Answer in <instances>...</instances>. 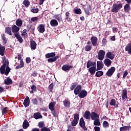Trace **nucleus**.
<instances>
[{"label":"nucleus","instance_id":"nucleus-1","mask_svg":"<svg viewBox=\"0 0 131 131\" xmlns=\"http://www.w3.org/2000/svg\"><path fill=\"white\" fill-rule=\"evenodd\" d=\"M11 71V69L9 67V61L7 59H3V65L0 68V72L1 74H5L8 75Z\"/></svg>","mask_w":131,"mask_h":131},{"label":"nucleus","instance_id":"nucleus-15","mask_svg":"<svg viewBox=\"0 0 131 131\" xmlns=\"http://www.w3.org/2000/svg\"><path fill=\"white\" fill-rule=\"evenodd\" d=\"M71 68H73V66H69L68 64H64L62 67L61 69L63 71H69Z\"/></svg>","mask_w":131,"mask_h":131},{"label":"nucleus","instance_id":"nucleus-7","mask_svg":"<svg viewBox=\"0 0 131 131\" xmlns=\"http://www.w3.org/2000/svg\"><path fill=\"white\" fill-rule=\"evenodd\" d=\"M105 54L106 52H105L104 50H99L98 54L99 60H100V61L103 60Z\"/></svg>","mask_w":131,"mask_h":131},{"label":"nucleus","instance_id":"nucleus-2","mask_svg":"<svg viewBox=\"0 0 131 131\" xmlns=\"http://www.w3.org/2000/svg\"><path fill=\"white\" fill-rule=\"evenodd\" d=\"M55 56L56 53H55V52H52L46 54L45 57L48 59L47 61L49 63H52L53 62H56V60L59 59V56Z\"/></svg>","mask_w":131,"mask_h":131},{"label":"nucleus","instance_id":"nucleus-36","mask_svg":"<svg viewBox=\"0 0 131 131\" xmlns=\"http://www.w3.org/2000/svg\"><path fill=\"white\" fill-rule=\"evenodd\" d=\"M124 12H127V13L130 11V6H129V4H126L124 6Z\"/></svg>","mask_w":131,"mask_h":131},{"label":"nucleus","instance_id":"nucleus-8","mask_svg":"<svg viewBox=\"0 0 131 131\" xmlns=\"http://www.w3.org/2000/svg\"><path fill=\"white\" fill-rule=\"evenodd\" d=\"M115 67H111L106 72V75L108 76L109 77H111V76H112L113 75V74L114 72H115Z\"/></svg>","mask_w":131,"mask_h":131},{"label":"nucleus","instance_id":"nucleus-30","mask_svg":"<svg viewBox=\"0 0 131 131\" xmlns=\"http://www.w3.org/2000/svg\"><path fill=\"white\" fill-rule=\"evenodd\" d=\"M66 19L68 22H70V21H72V19L70 18V13H69V12H66Z\"/></svg>","mask_w":131,"mask_h":131},{"label":"nucleus","instance_id":"nucleus-20","mask_svg":"<svg viewBox=\"0 0 131 131\" xmlns=\"http://www.w3.org/2000/svg\"><path fill=\"white\" fill-rule=\"evenodd\" d=\"M104 67V64H103L102 61H97V71L101 70Z\"/></svg>","mask_w":131,"mask_h":131},{"label":"nucleus","instance_id":"nucleus-9","mask_svg":"<svg viewBox=\"0 0 131 131\" xmlns=\"http://www.w3.org/2000/svg\"><path fill=\"white\" fill-rule=\"evenodd\" d=\"M19 30H20V28L17 26H12V32L14 33V35H15V34H19Z\"/></svg>","mask_w":131,"mask_h":131},{"label":"nucleus","instance_id":"nucleus-51","mask_svg":"<svg viewBox=\"0 0 131 131\" xmlns=\"http://www.w3.org/2000/svg\"><path fill=\"white\" fill-rule=\"evenodd\" d=\"M38 126L40 128H42V127H45V122H40L38 123Z\"/></svg>","mask_w":131,"mask_h":131},{"label":"nucleus","instance_id":"nucleus-58","mask_svg":"<svg viewBox=\"0 0 131 131\" xmlns=\"http://www.w3.org/2000/svg\"><path fill=\"white\" fill-rule=\"evenodd\" d=\"M26 63L27 64H29V63H30V62H31V58H30V57H27L26 58Z\"/></svg>","mask_w":131,"mask_h":131},{"label":"nucleus","instance_id":"nucleus-37","mask_svg":"<svg viewBox=\"0 0 131 131\" xmlns=\"http://www.w3.org/2000/svg\"><path fill=\"white\" fill-rule=\"evenodd\" d=\"M28 126H29V123L26 120H25L23 124V128L26 129Z\"/></svg>","mask_w":131,"mask_h":131},{"label":"nucleus","instance_id":"nucleus-50","mask_svg":"<svg viewBox=\"0 0 131 131\" xmlns=\"http://www.w3.org/2000/svg\"><path fill=\"white\" fill-rule=\"evenodd\" d=\"M6 113H8V107H5L2 110V115L6 114Z\"/></svg>","mask_w":131,"mask_h":131},{"label":"nucleus","instance_id":"nucleus-22","mask_svg":"<svg viewBox=\"0 0 131 131\" xmlns=\"http://www.w3.org/2000/svg\"><path fill=\"white\" fill-rule=\"evenodd\" d=\"M29 104H30V99H29V97L27 96L26 98L25 99L24 101V105L25 107H28L29 106Z\"/></svg>","mask_w":131,"mask_h":131},{"label":"nucleus","instance_id":"nucleus-60","mask_svg":"<svg viewBox=\"0 0 131 131\" xmlns=\"http://www.w3.org/2000/svg\"><path fill=\"white\" fill-rule=\"evenodd\" d=\"M75 88H76V84H73L70 87L71 91H73V90H74L75 89Z\"/></svg>","mask_w":131,"mask_h":131},{"label":"nucleus","instance_id":"nucleus-45","mask_svg":"<svg viewBox=\"0 0 131 131\" xmlns=\"http://www.w3.org/2000/svg\"><path fill=\"white\" fill-rule=\"evenodd\" d=\"M92 50V45H87L85 47V51L86 52H90Z\"/></svg>","mask_w":131,"mask_h":131},{"label":"nucleus","instance_id":"nucleus-11","mask_svg":"<svg viewBox=\"0 0 131 131\" xmlns=\"http://www.w3.org/2000/svg\"><path fill=\"white\" fill-rule=\"evenodd\" d=\"M91 42H92L93 46H94V47H96V46H98V38H97V37L92 36L91 38Z\"/></svg>","mask_w":131,"mask_h":131},{"label":"nucleus","instance_id":"nucleus-13","mask_svg":"<svg viewBox=\"0 0 131 131\" xmlns=\"http://www.w3.org/2000/svg\"><path fill=\"white\" fill-rule=\"evenodd\" d=\"M88 95V92L85 90H82L81 91V92L78 95L79 98H82L83 99V98H85Z\"/></svg>","mask_w":131,"mask_h":131},{"label":"nucleus","instance_id":"nucleus-64","mask_svg":"<svg viewBox=\"0 0 131 131\" xmlns=\"http://www.w3.org/2000/svg\"><path fill=\"white\" fill-rule=\"evenodd\" d=\"M32 131H40V130H39V129L37 128H34L32 129Z\"/></svg>","mask_w":131,"mask_h":131},{"label":"nucleus","instance_id":"nucleus-47","mask_svg":"<svg viewBox=\"0 0 131 131\" xmlns=\"http://www.w3.org/2000/svg\"><path fill=\"white\" fill-rule=\"evenodd\" d=\"M116 104V100H115V99H112L111 100L110 105H111V106H115Z\"/></svg>","mask_w":131,"mask_h":131},{"label":"nucleus","instance_id":"nucleus-55","mask_svg":"<svg viewBox=\"0 0 131 131\" xmlns=\"http://www.w3.org/2000/svg\"><path fill=\"white\" fill-rule=\"evenodd\" d=\"M32 103L34 104V105H37L38 103V101H37V99L36 98H34L32 100Z\"/></svg>","mask_w":131,"mask_h":131},{"label":"nucleus","instance_id":"nucleus-33","mask_svg":"<svg viewBox=\"0 0 131 131\" xmlns=\"http://www.w3.org/2000/svg\"><path fill=\"white\" fill-rule=\"evenodd\" d=\"M126 52H128V54H131V45L130 43H128L125 48Z\"/></svg>","mask_w":131,"mask_h":131},{"label":"nucleus","instance_id":"nucleus-63","mask_svg":"<svg viewBox=\"0 0 131 131\" xmlns=\"http://www.w3.org/2000/svg\"><path fill=\"white\" fill-rule=\"evenodd\" d=\"M113 32H117V28H113Z\"/></svg>","mask_w":131,"mask_h":131},{"label":"nucleus","instance_id":"nucleus-3","mask_svg":"<svg viewBox=\"0 0 131 131\" xmlns=\"http://www.w3.org/2000/svg\"><path fill=\"white\" fill-rule=\"evenodd\" d=\"M121 8H122V4H114L111 9V12H112V13H118Z\"/></svg>","mask_w":131,"mask_h":131},{"label":"nucleus","instance_id":"nucleus-32","mask_svg":"<svg viewBox=\"0 0 131 131\" xmlns=\"http://www.w3.org/2000/svg\"><path fill=\"white\" fill-rule=\"evenodd\" d=\"M92 8L90 5H86V8L84 9L85 13L86 15H90V11H91Z\"/></svg>","mask_w":131,"mask_h":131},{"label":"nucleus","instance_id":"nucleus-53","mask_svg":"<svg viewBox=\"0 0 131 131\" xmlns=\"http://www.w3.org/2000/svg\"><path fill=\"white\" fill-rule=\"evenodd\" d=\"M103 127H108V126H109V123L108 122L104 121L103 123Z\"/></svg>","mask_w":131,"mask_h":131},{"label":"nucleus","instance_id":"nucleus-35","mask_svg":"<svg viewBox=\"0 0 131 131\" xmlns=\"http://www.w3.org/2000/svg\"><path fill=\"white\" fill-rule=\"evenodd\" d=\"M5 32L9 35H12V28L10 27H7L5 29Z\"/></svg>","mask_w":131,"mask_h":131},{"label":"nucleus","instance_id":"nucleus-5","mask_svg":"<svg viewBox=\"0 0 131 131\" xmlns=\"http://www.w3.org/2000/svg\"><path fill=\"white\" fill-rule=\"evenodd\" d=\"M79 120V115L77 114H75L74 115V119L71 122L72 126H76L77 123H78V121Z\"/></svg>","mask_w":131,"mask_h":131},{"label":"nucleus","instance_id":"nucleus-38","mask_svg":"<svg viewBox=\"0 0 131 131\" xmlns=\"http://www.w3.org/2000/svg\"><path fill=\"white\" fill-rule=\"evenodd\" d=\"M24 67V62L23 60H20V63L18 66L16 67V69H20Z\"/></svg>","mask_w":131,"mask_h":131},{"label":"nucleus","instance_id":"nucleus-26","mask_svg":"<svg viewBox=\"0 0 131 131\" xmlns=\"http://www.w3.org/2000/svg\"><path fill=\"white\" fill-rule=\"evenodd\" d=\"M33 117L35 119H40V118H42V116H41L40 113L37 112L34 114Z\"/></svg>","mask_w":131,"mask_h":131},{"label":"nucleus","instance_id":"nucleus-18","mask_svg":"<svg viewBox=\"0 0 131 131\" xmlns=\"http://www.w3.org/2000/svg\"><path fill=\"white\" fill-rule=\"evenodd\" d=\"M91 118L92 120H96V119H98L99 118V115L96 113L93 112L91 113Z\"/></svg>","mask_w":131,"mask_h":131},{"label":"nucleus","instance_id":"nucleus-28","mask_svg":"<svg viewBox=\"0 0 131 131\" xmlns=\"http://www.w3.org/2000/svg\"><path fill=\"white\" fill-rule=\"evenodd\" d=\"M93 66H96V63L95 62L89 61L87 62V68H91V67H93Z\"/></svg>","mask_w":131,"mask_h":131},{"label":"nucleus","instance_id":"nucleus-4","mask_svg":"<svg viewBox=\"0 0 131 131\" xmlns=\"http://www.w3.org/2000/svg\"><path fill=\"white\" fill-rule=\"evenodd\" d=\"M56 105V102L53 101L51 102L49 104V109L51 111L52 114H53V116L56 117L57 114H56V112H55V106Z\"/></svg>","mask_w":131,"mask_h":131},{"label":"nucleus","instance_id":"nucleus-25","mask_svg":"<svg viewBox=\"0 0 131 131\" xmlns=\"http://www.w3.org/2000/svg\"><path fill=\"white\" fill-rule=\"evenodd\" d=\"M14 36L16 37V38H17V40L20 43H22V42H23V38H22V37H21V35H20L19 33L15 34Z\"/></svg>","mask_w":131,"mask_h":131},{"label":"nucleus","instance_id":"nucleus-59","mask_svg":"<svg viewBox=\"0 0 131 131\" xmlns=\"http://www.w3.org/2000/svg\"><path fill=\"white\" fill-rule=\"evenodd\" d=\"M127 74H128V73L127 72V71H124L123 75V78H125L126 76H127Z\"/></svg>","mask_w":131,"mask_h":131},{"label":"nucleus","instance_id":"nucleus-21","mask_svg":"<svg viewBox=\"0 0 131 131\" xmlns=\"http://www.w3.org/2000/svg\"><path fill=\"white\" fill-rule=\"evenodd\" d=\"M36 46H37V45L34 40L30 41V48L32 51H33V50H35L36 49Z\"/></svg>","mask_w":131,"mask_h":131},{"label":"nucleus","instance_id":"nucleus-49","mask_svg":"<svg viewBox=\"0 0 131 131\" xmlns=\"http://www.w3.org/2000/svg\"><path fill=\"white\" fill-rule=\"evenodd\" d=\"M2 38L3 40L4 43H7V38H6V35L3 34L2 35Z\"/></svg>","mask_w":131,"mask_h":131},{"label":"nucleus","instance_id":"nucleus-40","mask_svg":"<svg viewBox=\"0 0 131 131\" xmlns=\"http://www.w3.org/2000/svg\"><path fill=\"white\" fill-rule=\"evenodd\" d=\"M23 4L26 7V8H28L29 6H30V2H29L28 0H25Z\"/></svg>","mask_w":131,"mask_h":131},{"label":"nucleus","instance_id":"nucleus-19","mask_svg":"<svg viewBox=\"0 0 131 131\" xmlns=\"http://www.w3.org/2000/svg\"><path fill=\"white\" fill-rule=\"evenodd\" d=\"M4 83L7 85H10V84H12V83H13V80H12L11 78L8 77L4 80Z\"/></svg>","mask_w":131,"mask_h":131},{"label":"nucleus","instance_id":"nucleus-54","mask_svg":"<svg viewBox=\"0 0 131 131\" xmlns=\"http://www.w3.org/2000/svg\"><path fill=\"white\" fill-rule=\"evenodd\" d=\"M49 89L50 92H52L53 91V89H54V83H51L49 85Z\"/></svg>","mask_w":131,"mask_h":131},{"label":"nucleus","instance_id":"nucleus-10","mask_svg":"<svg viewBox=\"0 0 131 131\" xmlns=\"http://www.w3.org/2000/svg\"><path fill=\"white\" fill-rule=\"evenodd\" d=\"M45 27L46 26L44 24H40L37 28L38 31H39L40 33H43V32L46 31Z\"/></svg>","mask_w":131,"mask_h":131},{"label":"nucleus","instance_id":"nucleus-6","mask_svg":"<svg viewBox=\"0 0 131 131\" xmlns=\"http://www.w3.org/2000/svg\"><path fill=\"white\" fill-rule=\"evenodd\" d=\"M79 125L83 129V130H88V128L85 126V122H84V120L83 118H81L79 121Z\"/></svg>","mask_w":131,"mask_h":131},{"label":"nucleus","instance_id":"nucleus-44","mask_svg":"<svg viewBox=\"0 0 131 131\" xmlns=\"http://www.w3.org/2000/svg\"><path fill=\"white\" fill-rule=\"evenodd\" d=\"M103 74H104V73L102 71H98L96 73V76L97 77H101Z\"/></svg>","mask_w":131,"mask_h":131},{"label":"nucleus","instance_id":"nucleus-61","mask_svg":"<svg viewBox=\"0 0 131 131\" xmlns=\"http://www.w3.org/2000/svg\"><path fill=\"white\" fill-rule=\"evenodd\" d=\"M94 129L95 131H100L101 130V128H100V127H98V126L94 127Z\"/></svg>","mask_w":131,"mask_h":131},{"label":"nucleus","instance_id":"nucleus-17","mask_svg":"<svg viewBox=\"0 0 131 131\" xmlns=\"http://www.w3.org/2000/svg\"><path fill=\"white\" fill-rule=\"evenodd\" d=\"M106 58L113 60L115 57V55L112 52H108L106 54Z\"/></svg>","mask_w":131,"mask_h":131},{"label":"nucleus","instance_id":"nucleus-41","mask_svg":"<svg viewBox=\"0 0 131 131\" xmlns=\"http://www.w3.org/2000/svg\"><path fill=\"white\" fill-rule=\"evenodd\" d=\"M63 105L67 108H68V107L70 106V101L67 100H65L64 101H63Z\"/></svg>","mask_w":131,"mask_h":131},{"label":"nucleus","instance_id":"nucleus-48","mask_svg":"<svg viewBox=\"0 0 131 131\" xmlns=\"http://www.w3.org/2000/svg\"><path fill=\"white\" fill-rule=\"evenodd\" d=\"M27 30L26 29H24L23 31V33H21V36H23V37H26V36H27Z\"/></svg>","mask_w":131,"mask_h":131},{"label":"nucleus","instance_id":"nucleus-52","mask_svg":"<svg viewBox=\"0 0 131 131\" xmlns=\"http://www.w3.org/2000/svg\"><path fill=\"white\" fill-rule=\"evenodd\" d=\"M38 8H33L31 9V12H32V13H38Z\"/></svg>","mask_w":131,"mask_h":131},{"label":"nucleus","instance_id":"nucleus-62","mask_svg":"<svg viewBox=\"0 0 131 131\" xmlns=\"http://www.w3.org/2000/svg\"><path fill=\"white\" fill-rule=\"evenodd\" d=\"M43 2H45V0H39V5H40V6H41V5L43 4Z\"/></svg>","mask_w":131,"mask_h":131},{"label":"nucleus","instance_id":"nucleus-31","mask_svg":"<svg viewBox=\"0 0 131 131\" xmlns=\"http://www.w3.org/2000/svg\"><path fill=\"white\" fill-rule=\"evenodd\" d=\"M50 25L53 27L58 26V21L56 19H52L50 21Z\"/></svg>","mask_w":131,"mask_h":131},{"label":"nucleus","instance_id":"nucleus-27","mask_svg":"<svg viewBox=\"0 0 131 131\" xmlns=\"http://www.w3.org/2000/svg\"><path fill=\"white\" fill-rule=\"evenodd\" d=\"M15 24L18 27H21L23 24V21H22V19L18 18L16 20Z\"/></svg>","mask_w":131,"mask_h":131},{"label":"nucleus","instance_id":"nucleus-16","mask_svg":"<svg viewBox=\"0 0 131 131\" xmlns=\"http://www.w3.org/2000/svg\"><path fill=\"white\" fill-rule=\"evenodd\" d=\"M96 66H95L89 68L88 71H89V72H90L91 75H94V74L96 73Z\"/></svg>","mask_w":131,"mask_h":131},{"label":"nucleus","instance_id":"nucleus-57","mask_svg":"<svg viewBox=\"0 0 131 131\" xmlns=\"http://www.w3.org/2000/svg\"><path fill=\"white\" fill-rule=\"evenodd\" d=\"M38 20V17H34L31 18V21L32 22H36V21Z\"/></svg>","mask_w":131,"mask_h":131},{"label":"nucleus","instance_id":"nucleus-24","mask_svg":"<svg viewBox=\"0 0 131 131\" xmlns=\"http://www.w3.org/2000/svg\"><path fill=\"white\" fill-rule=\"evenodd\" d=\"M104 63L105 66L107 67H110L111 64L112 63V61H111L110 59L106 58L104 60Z\"/></svg>","mask_w":131,"mask_h":131},{"label":"nucleus","instance_id":"nucleus-12","mask_svg":"<svg viewBox=\"0 0 131 131\" xmlns=\"http://www.w3.org/2000/svg\"><path fill=\"white\" fill-rule=\"evenodd\" d=\"M82 86L81 85H78L76 88L74 90V94L75 95H79V94L80 93V92H81V89H82Z\"/></svg>","mask_w":131,"mask_h":131},{"label":"nucleus","instance_id":"nucleus-14","mask_svg":"<svg viewBox=\"0 0 131 131\" xmlns=\"http://www.w3.org/2000/svg\"><path fill=\"white\" fill-rule=\"evenodd\" d=\"M122 98L123 101H125L127 99V90L124 89L122 93Z\"/></svg>","mask_w":131,"mask_h":131},{"label":"nucleus","instance_id":"nucleus-34","mask_svg":"<svg viewBox=\"0 0 131 131\" xmlns=\"http://www.w3.org/2000/svg\"><path fill=\"white\" fill-rule=\"evenodd\" d=\"M54 18H55V19H56L58 21V22H61L62 21V15L61 14L55 15L54 16Z\"/></svg>","mask_w":131,"mask_h":131},{"label":"nucleus","instance_id":"nucleus-56","mask_svg":"<svg viewBox=\"0 0 131 131\" xmlns=\"http://www.w3.org/2000/svg\"><path fill=\"white\" fill-rule=\"evenodd\" d=\"M41 131H51V129H50L49 128H47V127L45 126L41 128Z\"/></svg>","mask_w":131,"mask_h":131},{"label":"nucleus","instance_id":"nucleus-43","mask_svg":"<svg viewBox=\"0 0 131 131\" xmlns=\"http://www.w3.org/2000/svg\"><path fill=\"white\" fill-rule=\"evenodd\" d=\"M36 92V86L33 85L31 86V91H30L31 94H33L34 93H35Z\"/></svg>","mask_w":131,"mask_h":131},{"label":"nucleus","instance_id":"nucleus-39","mask_svg":"<svg viewBox=\"0 0 131 131\" xmlns=\"http://www.w3.org/2000/svg\"><path fill=\"white\" fill-rule=\"evenodd\" d=\"M130 128V126H123V127H121L120 128V131L128 130Z\"/></svg>","mask_w":131,"mask_h":131},{"label":"nucleus","instance_id":"nucleus-46","mask_svg":"<svg viewBox=\"0 0 131 131\" xmlns=\"http://www.w3.org/2000/svg\"><path fill=\"white\" fill-rule=\"evenodd\" d=\"M74 13L77 15H80L81 14V10L80 9H75L74 10Z\"/></svg>","mask_w":131,"mask_h":131},{"label":"nucleus","instance_id":"nucleus-29","mask_svg":"<svg viewBox=\"0 0 131 131\" xmlns=\"http://www.w3.org/2000/svg\"><path fill=\"white\" fill-rule=\"evenodd\" d=\"M6 50V48L5 47L2 46V45L0 44V55L1 56L5 55V50Z\"/></svg>","mask_w":131,"mask_h":131},{"label":"nucleus","instance_id":"nucleus-42","mask_svg":"<svg viewBox=\"0 0 131 131\" xmlns=\"http://www.w3.org/2000/svg\"><path fill=\"white\" fill-rule=\"evenodd\" d=\"M94 125L98 126H99V125H101V123H100V119H99V118L96 119V120H94Z\"/></svg>","mask_w":131,"mask_h":131},{"label":"nucleus","instance_id":"nucleus-23","mask_svg":"<svg viewBox=\"0 0 131 131\" xmlns=\"http://www.w3.org/2000/svg\"><path fill=\"white\" fill-rule=\"evenodd\" d=\"M91 112L89 111H86L84 114L83 117L86 119H91Z\"/></svg>","mask_w":131,"mask_h":131}]
</instances>
